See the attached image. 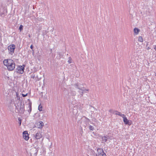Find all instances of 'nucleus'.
Returning <instances> with one entry per match:
<instances>
[{
	"instance_id": "nucleus-20",
	"label": "nucleus",
	"mask_w": 156,
	"mask_h": 156,
	"mask_svg": "<svg viewBox=\"0 0 156 156\" xmlns=\"http://www.w3.org/2000/svg\"><path fill=\"white\" fill-rule=\"evenodd\" d=\"M89 128L90 130L93 131L94 129V127L91 125L89 126Z\"/></svg>"
},
{
	"instance_id": "nucleus-33",
	"label": "nucleus",
	"mask_w": 156,
	"mask_h": 156,
	"mask_svg": "<svg viewBox=\"0 0 156 156\" xmlns=\"http://www.w3.org/2000/svg\"><path fill=\"white\" fill-rule=\"evenodd\" d=\"M90 123H91V124H94V123H92V122H90Z\"/></svg>"
},
{
	"instance_id": "nucleus-30",
	"label": "nucleus",
	"mask_w": 156,
	"mask_h": 156,
	"mask_svg": "<svg viewBox=\"0 0 156 156\" xmlns=\"http://www.w3.org/2000/svg\"><path fill=\"white\" fill-rule=\"evenodd\" d=\"M21 119H20V125H21Z\"/></svg>"
},
{
	"instance_id": "nucleus-28",
	"label": "nucleus",
	"mask_w": 156,
	"mask_h": 156,
	"mask_svg": "<svg viewBox=\"0 0 156 156\" xmlns=\"http://www.w3.org/2000/svg\"><path fill=\"white\" fill-rule=\"evenodd\" d=\"M154 49L156 51V46L155 45L154 48Z\"/></svg>"
},
{
	"instance_id": "nucleus-23",
	"label": "nucleus",
	"mask_w": 156,
	"mask_h": 156,
	"mask_svg": "<svg viewBox=\"0 0 156 156\" xmlns=\"http://www.w3.org/2000/svg\"><path fill=\"white\" fill-rule=\"evenodd\" d=\"M69 59L68 61V62L69 63H71L72 62H71L72 59H71V58L70 57L69 58Z\"/></svg>"
},
{
	"instance_id": "nucleus-2",
	"label": "nucleus",
	"mask_w": 156,
	"mask_h": 156,
	"mask_svg": "<svg viewBox=\"0 0 156 156\" xmlns=\"http://www.w3.org/2000/svg\"><path fill=\"white\" fill-rule=\"evenodd\" d=\"M3 64L9 70H12L15 68V65L13 61L11 59H6L3 61Z\"/></svg>"
},
{
	"instance_id": "nucleus-36",
	"label": "nucleus",
	"mask_w": 156,
	"mask_h": 156,
	"mask_svg": "<svg viewBox=\"0 0 156 156\" xmlns=\"http://www.w3.org/2000/svg\"><path fill=\"white\" fill-rule=\"evenodd\" d=\"M155 76H156V73H155Z\"/></svg>"
},
{
	"instance_id": "nucleus-17",
	"label": "nucleus",
	"mask_w": 156,
	"mask_h": 156,
	"mask_svg": "<svg viewBox=\"0 0 156 156\" xmlns=\"http://www.w3.org/2000/svg\"><path fill=\"white\" fill-rule=\"evenodd\" d=\"M102 141H103V142H105L107 140V137L106 136H103L102 138Z\"/></svg>"
},
{
	"instance_id": "nucleus-11",
	"label": "nucleus",
	"mask_w": 156,
	"mask_h": 156,
	"mask_svg": "<svg viewBox=\"0 0 156 156\" xmlns=\"http://www.w3.org/2000/svg\"><path fill=\"white\" fill-rule=\"evenodd\" d=\"M25 66V65L20 66V74H22L23 73Z\"/></svg>"
},
{
	"instance_id": "nucleus-26",
	"label": "nucleus",
	"mask_w": 156,
	"mask_h": 156,
	"mask_svg": "<svg viewBox=\"0 0 156 156\" xmlns=\"http://www.w3.org/2000/svg\"><path fill=\"white\" fill-rule=\"evenodd\" d=\"M34 48V46L32 44H31L30 46V48L32 49V51H33V52L34 51V50H33V48Z\"/></svg>"
},
{
	"instance_id": "nucleus-35",
	"label": "nucleus",
	"mask_w": 156,
	"mask_h": 156,
	"mask_svg": "<svg viewBox=\"0 0 156 156\" xmlns=\"http://www.w3.org/2000/svg\"><path fill=\"white\" fill-rule=\"evenodd\" d=\"M20 91L22 92V90H20Z\"/></svg>"
},
{
	"instance_id": "nucleus-37",
	"label": "nucleus",
	"mask_w": 156,
	"mask_h": 156,
	"mask_svg": "<svg viewBox=\"0 0 156 156\" xmlns=\"http://www.w3.org/2000/svg\"><path fill=\"white\" fill-rule=\"evenodd\" d=\"M88 156H89V155H88Z\"/></svg>"
},
{
	"instance_id": "nucleus-18",
	"label": "nucleus",
	"mask_w": 156,
	"mask_h": 156,
	"mask_svg": "<svg viewBox=\"0 0 156 156\" xmlns=\"http://www.w3.org/2000/svg\"><path fill=\"white\" fill-rule=\"evenodd\" d=\"M13 106V105H11L10 104L9 105V108L10 110L12 112L13 111V108L12 107Z\"/></svg>"
},
{
	"instance_id": "nucleus-5",
	"label": "nucleus",
	"mask_w": 156,
	"mask_h": 156,
	"mask_svg": "<svg viewBox=\"0 0 156 156\" xmlns=\"http://www.w3.org/2000/svg\"><path fill=\"white\" fill-rule=\"evenodd\" d=\"M123 118V122L126 125H128L129 126H130L132 124V122L131 121H129L128 120L126 117L123 116L122 117Z\"/></svg>"
},
{
	"instance_id": "nucleus-27",
	"label": "nucleus",
	"mask_w": 156,
	"mask_h": 156,
	"mask_svg": "<svg viewBox=\"0 0 156 156\" xmlns=\"http://www.w3.org/2000/svg\"><path fill=\"white\" fill-rule=\"evenodd\" d=\"M27 94H28L27 93H26V94H22V96L24 97H25L26 96H27Z\"/></svg>"
},
{
	"instance_id": "nucleus-29",
	"label": "nucleus",
	"mask_w": 156,
	"mask_h": 156,
	"mask_svg": "<svg viewBox=\"0 0 156 156\" xmlns=\"http://www.w3.org/2000/svg\"><path fill=\"white\" fill-rule=\"evenodd\" d=\"M150 49V48L149 47H148L147 48V50H149Z\"/></svg>"
},
{
	"instance_id": "nucleus-24",
	"label": "nucleus",
	"mask_w": 156,
	"mask_h": 156,
	"mask_svg": "<svg viewBox=\"0 0 156 156\" xmlns=\"http://www.w3.org/2000/svg\"><path fill=\"white\" fill-rule=\"evenodd\" d=\"M35 77V75L34 74H33L31 76V78L33 79H34Z\"/></svg>"
},
{
	"instance_id": "nucleus-14",
	"label": "nucleus",
	"mask_w": 156,
	"mask_h": 156,
	"mask_svg": "<svg viewBox=\"0 0 156 156\" xmlns=\"http://www.w3.org/2000/svg\"><path fill=\"white\" fill-rule=\"evenodd\" d=\"M79 85H80L78 83H75L74 84V86L76 88L78 89L79 90H82V87H80L79 86Z\"/></svg>"
},
{
	"instance_id": "nucleus-31",
	"label": "nucleus",
	"mask_w": 156,
	"mask_h": 156,
	"mask_svg": "<svg viewBox=\"0 0 156 156\" xmlns=\"http://www.w3.org/2000/svg\"><path fill=\"white\" fill-rule=\"evenodd\" d=\"M50 51H51V52H52V49H51L50 50Z\"/></svg>"
},
{
	"instance_id": "nucleus-22",
	"label": "nucleus",
	"mask_w": 156,
	"mask_h": 156,
	"mask_svg": "<svg viewBox=\"0 0 156 156\" xmlns=\"http://www.w3.org/2000/svg\"><path fill=\"white\" fill-rule=\"evenodd\" d=\"M38 70V68L34 67L33 68V72L34 73L36 72Z\"/></svg>"
},
{
	"instance_id": "nucleus-7",
	"label": "nucleus",
	"mask_w": 156,
	"mask_h": 156,
	"mask_svg": "<svg viewBox=\"0 0 156 156\" xmlns=\"http://www.w3.org/2000/svg\"><path fill=\"white\" fill-rule=\"evenodd\" d=\"M97 153L96 154V156H100V155H102L103 154H105L104 152L103 149L102 148H98L97 149Z\"/></svg>"
},
{
	"instance_id": "nucleus-10",
	"label": "nucleus",
	"mask_w": 156,
	"mask_h": 156,
	"mask_svg": "<svg viewBox=\"0 0 156 156\" xmlns=\"http://www.w3.org/2000/svg\"><path fill=\"white\" fill-rule=\"evenodd\" d=\"M84 117L85 119L84 122H85V124L86 125V126H87L89 124V122H90V121L89 119L85 116H84Z\"/></svg>"
},
{
	"instance_id": "nucleus-34",
	"label": "nucleus",
	"mask_w": 156,
	"mask_h": 156,
	"mask_svg": "<svg viewBox=\"0 0 156 156\" xmlns=\"http://www.w3.org/2000/svg\"><path fill=\"white\" fill-rule=\"evenodd\" d=\"M75 92V93H76V92Z\"/></svg>"
},
{
	"instance_id": "nucleus-25",
	"label": "nucleus",
	"mask_w": 156,
	"mask_h": 156,
	"mask_svg": "<svg viewBox=\"0 0 156 156\" xmlns=\"http://www.w3.org/2000/svg\"><path fill=\"white\" fill-rule=\"evenodd\" d=\"M23 30V26L22 25H20V32Z\"/></svg>"
},
{
	"instance_id": "nucleus-32",
	"label": "nucleus",
	"mask_w": 156,
	"mask_h": 156,
	"mask_svg": "<svg viewBox=\"0 0 156 156\" xmlns=\"http://www.w3.org/2000/svg\"><path fill=\"white\" fill-rule=\"evenodd\" d=\"M28 36H29V37H30V34H29V35H28Z\"/></svg>"
},
{
	"instance_id": "nucleus-15",
	"label": "nucleus",
	"mask_w": 156,
	"mask_h": 156,
	"mask_svg": "<svg viewBox=\"0 0 156 156\" xmlns=\"http://www.w3.org/2000/svg\"><path fill=\"white\" fill-rule=\"evenodd\" d=\"M31 105H32V103L30 101V102L28 103V107L29 108V109L28 110V112L29 113L31 111V110H32Z\"/></svg>"
},
{
	"instance_id": "nucleus-21",
	"label": "nucleus",
	"mask_w": 156,
	"mask_h": 156,
	"mask_svg": "<svg viewBox=\"0 0 156 156\" xmlns=\"http://www.w3.org/2000/svg\"><path fill=\"white\" fill-rule=\"evenodd\" d=\"M42 106L41 105H40L39 106H38V109L39 110V111H42Z\"/></svg>"
},
{
	"instance_id": "nucleus-12",
	"label": "nucleus",
	"mask_w": 156,
	"mask_h": 156,
	"mask_svg": "<svg viewBox=\"0 0 156 156\" xmlns=\"http://www.w3.org/2000/svg\"><path fill=\"white\" fill-rule=\"evenodd\" d=\"M20 113H23L24 111V105H22L21 103L20 104Z\"/></svg>"
},
{
	"instance_id": "nucleus-1",
	"label": "nucleus",
	"mask_w": 156,
	"mask_h": 156,
	"mask_svg": "<svg viewBox=\"0 0 156 156\" xmlns=\"http://www.w3.org/2000/svg\"><path fill=\"white\" fill-rule=\"evenodd\" d=\"M16 93L17 101H16V103H15V112H13V115L16 119L18 118V120L20 121V117H18V116L19 115L20 107L18 104L20 101V97H19V93L18 92H16Z\"/></svg>"
},
{
	"instance_id": "nucleus-16",
	"label": "nucleus",
	"mask_w": 156,
	"mask_h": 156,
	"mask_svg": "<svg viewBox=\"0 0 156 156\" xmlns=\"http://www.w3.org/2000/svg\"><path fill=\"white\" fill-rule=\"evenodd\" d=\"M133 30H134V33L136 35L138 34L139 33V32L140 31V30L139 29H138L136 27L134 28Z\"/></svg>"
},
{
	"instance_id": "nucleus-6",
	"label": "nucleus",
	"mask_w": 156,
	"mask_h": 156,
	"mask_svg": "<svg viewBox=\"0 0 156 156\" xmlns=\"http://www.w3.org/2000/svg\"><path fill=\"white\" fill-rule=\"evenodd\" d=\"M23 138L26 140H27L29 139V134L27 131H25L23 132Z\"/></svg>"
},
{
	"instance_id": "nucleus-3",
	"label": "nucleus",
	"mask_w": 156,
	"mask_h": 156,
	"mask_svg": "<svg viewBox=\"0 0 156 156\" xmlns=\"http://www.w3.org/2000/svg\"><path fill=\"white\" fill-rule=\"evenodd\" d=\"M15 48V46L13 44L9 46L8 48L9 53L11 55H12L13 53H14Z\"/></svg>"
},
{
	"instance_id": "nucleus-13",
	"label": "nucleus",
	"mask_w": 156,
	"mask_h": 156,
	"mask_svg": "<svg viewBox=\"0 0 156 156\" xmlns=\"http://www.w3.org/2000/svg\"><path fill=\"white\" fill-rule=\"evenodd\" d=\"M42 137V135L40 132H37L35 135V138L37 139H39Z\"/></svg>"
},
{
	"instance_id": "nucleus-9",
	"label": "nucleus",
	"mask_w": 156,
	"mask_h": 156,
	"mask_svg": "<svg viewBox=\"0 0 156 156\" xmlns=\"http://www.w3.org/2000/svg\"><path fill=\"white\" fill-rule=\"evenodd\" d=\"M37 126L38 128H41L44 126V123L42 121L39 122L37 124Z\"/></svg>"
},
{
	"instance_id": "nucleus-8",
	"label": "nucleus",
	"mask_w": 156,
	"mask_h": 156,
	"mask_svg": "<svg viewBox=\"0 0 156 156\" xmlns=\"http://www.w3.org/2000/svg\"><path fill=\"white\" fill-rule=\"evenodd\" d=\"M84 87H83L82 88V90H82V91L81 92L80 91H79V93H80L81 96H83V94L84 93H87V91H89L88 89H84Z\"/></svg>"
},
{
	"instance_id": "nucleus-19",
	"label": "nucleus",
	"mask_w": 156,
	"mask_h": 156,
	"mask_svg": "<svg viewBox=\"0 0 156 156\" xmlns=\"http://www.w3.org/2000/svg\"><path fill=\"white\" fill-rule=\"evenodd\" d=\"M138 41H139L142 42H143V38L142 37L140 36L138 37Z\"/></svg>"
},
{
	"instance_id": "nucleus-4",
	"label": "nucleus",
	"mask_w": 156,
	"mask_h": 156,
	"mask_svg": "<svg viewBox=\"0 0 156 156\" xmlns=\"http://www.w3.org/2000/svg\"><path fill=\"white\" fill-rule=\"evenodd\" d=\"M109 112L111 113L116 115H118L122 117H123V116H124V114H121V113L118 112L117 111H115L112 109H110L109 110Z\"/></svg>"
}]
</instances>
